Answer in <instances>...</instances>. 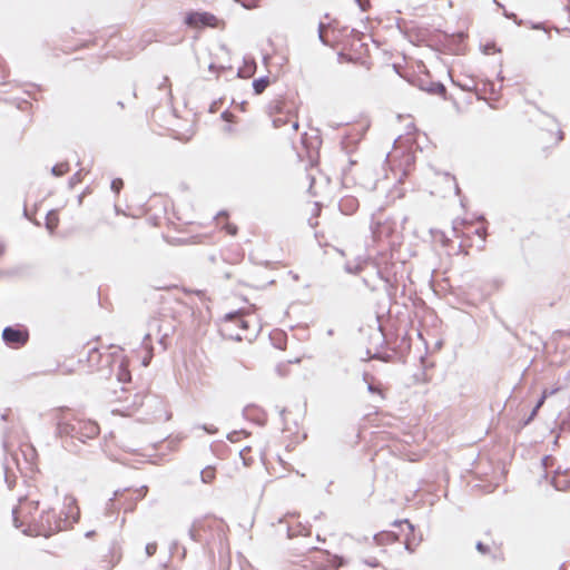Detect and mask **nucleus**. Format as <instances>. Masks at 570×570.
Segmentation results:
<instances>
[{
    "label": "nucleus",
    "instance_id": "obj_36",
    "mask_svg": "<svg viewBox=\"0 0 570 570\" xmlns=\"http://www.w3.org/2000/svg\"><path fill=\"white\" fill-rule=\"evenodd\" d=\"M286 122H287L286 118H283V117H276L273 119V126L275 128H279V127L284 126Z\"/></svg>",
    "mask_w": 570,
    "mask_h": 570
},
{
    "label": "nucleus",
    "instance_id": "obj_30",
    "mask_svg": "<svg viewBox=\"0 0 570 570\" xmlns=\"http://www.w3.org/2000/svg\"><path fill=\"white\" fill-rule=\"evenodd\" d=\"M537 414H538L537 409H532V411L530 412L528 417L522 421L521 425L527 426L528 424H530L533 421V419L537 416Z\"/></svg>",
    "mask_w": 570,
    "mask_h": 570
},
{
    "label": "nucleus",
    "instance_id": "obj_25",
    "mask_svg": "<svg viewBox=\"0 0 570 570\" xmlns=\"http://www.w3.org/2000/svg\"><path fill=\"white\" fill-rule=\"evenodd\" d=\"M402 524H406L411 533L414 531V525L407 519L395 520L392 523V525H394V527H401Z\"/></svg>",
    "mask_w": 570,
    "mask_h": 570
},
{
    "label": "nucleus",
    "instance_id": "obj_64",
    "mask_svg": "<svg viewBox=\"0 0 570 570\" xmlns=\"http://www.w3.org/2000/svg\"><path fill=\"white\" fill-rule=\"evenodd\" d=\"M566 419H568L570 421V409L568 410Z\"/></svg>",
    "mask_w": 570,
    "mask_h": 570
},
{
    "label": "nucleus",
    "instance_id": "obj_15",
    "mask_svg": "<svg viewBox=\"0 0 570 570\" xmlns=\"http://www.w3.org/2000/svg\"><path fill=\"white\" fill-rule=\"evenodd\" d=\"M268 85H269L268 76H262V77L255 79L252 83L253 90L256 95L262 94L267 88Z\"/></svg>",
    "mask_w": 570,
    "mask_h": 570
},
{
    "label": "nucleus",
    "instance_id": "obj_16",
    "mask_svg": "<svg viewBox=\"0 0 570 570\" xmlns=\"http://www.w3.org/2000/svg\"><path fill=\"white\" fill-rule=\"evenodd\" d=\"M452 82L456 86H459L464 91H474L476 90V82L473 78H468L464 81L454 80L452 79Z\"/></svg>",
    "mask_w": 570,
    "mask_h": 570
},
{
    "label": "nucleus",
    "instance_id": "obj_53",
    "mask_svg": "<svg viewBox=\"0 0 570 570\" xmlns=\"http://www.w3.org/2000/svg\"><path fill=\"white\" fill-rule=\"evenodd\" d=\"M6 252V244L0 242V257L4 254Z\"/></svg>",
    "mask_w": 570,
    "mask_h": 570
},
{
    "label": "nucleus",
    "instance_id": "obj_23",
    "mask_svg": "<svg viewBox=\"0 0 570 570\" xmlns=\"http://www.w3.org/2000/svg\"><path fill=\"white\" fill-rule=\"evenodd\" d=\"M124 187V180L121 178H115L110 183L111 190L118 195Z\"/></svg>",
    "mask_w": 570,
    "mask_h": 570
},
{
    "label": "nucleus",
    "instance_id": "obj_48",
    "mask_svg": "<svg viewBox=\"0 0 570 570\" xmlns=\"http://www.w3.org/2000/svg\"><path fill=\"white\" fill-rule=\"evenodd\" d=\"M248 448H244L243 450L239 451V455L243 458V462H244V465H248V462L247 460L244 458V452L247 451Z\"/></svg>",
    "mask_w": 570,
    "mask_h": 570
},
{
    "label": "nucleus",
    "instance_id": "obj_60",
    "mask_svg": "<svg viewBox=\"0 0 570 570\" xmlns=\"http://www.w3.org/2000/svg\"><path fill=\"white\" fill-rule=\"evenodd\" d=\"M117 106L120 107V109L125 108V105L121 100L117 101Z\"/></svg>",
    "mask_w": 570,
    "mask_h": 570
},
{
    "label": "nucleus",
    "instance_id": "obj_17",
    "mask_svg": "<svg viewBox=\"0 0 570 570\" xmlns=\"http://www.w3.org/2000/svg\"><path fill=\"white\" fill-rule=\"evenodd\" d=\"M200 478L204 483H210L215 479V469L210 465L200 471Z\"/></svg>",
    "mask_w": 570,
    "mask_h": 570
},
{
    "label": "nucleus",
    "instance_id": "obj_38",
    "mask_svg": "<svg viewBox=\"0 0 570 570\" xmlns=\"http://www.w3.org/2000/svg\"><path fill=\"white\" fill-rule=\"evenodd\" d=\"M225 229H226V232H227L229 235H236V233H237V230H238V228H237V226H236V225H234V224H229V223H227V224H226Z\"/></svg>",
    "mask_w": 570,
    "mask_h": 570
},
{
    "label": "nucleus",
    "instance_id": "obj_24",
    "mask_svg": "<svg viewBox=\"0 0 570 570\" xmlns=\"http://www.w3.org/2000/svg\"><path fill=\"white\" fill-rule=\"evenodd\" d=\"M82 169L78 170L77 173H75L68 180V184L69 186L72 188L73 186H76L77 184H79L82 179Z\"/></svg>",
    "mask_w": 570,
    "mask_h": 570
},
{
    "label": "nucleus",
    "instance_id": "obj_14",
    "mask_svg": "<svg viewBox=\"0 0 570 570\" xmlns=\"http://www.w3.org/2000/svg\"><path fill=\"white\" fill-rule=\"evenodd\" d=\"M204 528V523L200 520L194 521L191 527L188 530V535L193 541L202 542L203 538L200 534V530Z\"/></svg>",
    "mask_w": 570,
    "mask_h": 570
},
{
    "label": "nucleus",
    "instance_id": "obj_33",
    "mask_svg": "<svg viewBox=\"0 0 570 570\" xmlns=\"http://www.w3.org/2000/svg\"><path fill=\"white\" fill-rule=\"evenodd\" d=\"M325 28V24L323 22H320L318 24V39L323 45H327V40L324 37L323 29Z\"/></svg>",
    "mask_w": 570,
    "mask_h": 570
},
{
    "label": "nucleus",
    "instance_id": "obj_58",
    "mask_svg": "<svg viewBox=\"0 0 570 570\" xmlns=\"http://www.w3.org/2000/svg\"><path fill=\"white\" fill-rule=\"evenodd\" d=\"M564 382H569L570 381V370L567 372L564 379H563Z\"/></svg>",
    "mask_w": 570,
    "mask_h": 570
},
{
    "label": "nucleus",
    "instance_id": "obj_35",
    "mask_svg": "<svg viewBox=\"0 0 570 570\" xmlns=\"http://www.w3.org/2000/svg\"><path fill=\"white\" fill-rule=\"evenodd\" d=\"M4 481L8 484L9 489L13 488L16 481L9 475L8 468L4 469Z\"/></svg>",
    "mask_w": 570,
    "mask_h": 570
},
{
    "label": "nucleus",
    "instance_id": "obj_26",
    "mask_svg": "<svg viewBox=\"0 0 570 570\" xmlns=\"http://www.w3.org/2000/svg\"><path fill=\"white\" fill-rule=\"evenodd\" d=\"M558 428L560 433L570 431V421L566 417L561 419Z\"/></svg>",
    "mask_w": 570,
    "mask_h": 570
},
{
    "label": "nucleus",
    "instance_id": "obj_40",
    "mask_svg": "<svg viewBox=\"0 0 570 570\" xmlns=\"http://www.w3.org/2000/svg\"><path fill=\"white\" fill-rule=\"evenodd\" d=\"M362 11H366L370 7L368 0H355Z\"/></svg>",
    "mask_w": 570,
    "mask_h": 570
},
{
    "label": "nucleus",
    "instance_id": "obj_2",
    "mask_svg": "<svg viewBox=\"0 0 570 570\" xmlns=\"http://www.w3.org/2000/svg\"><path fill=\"white\" fill-rule=\"evenodd\" d=\"M70 524L68 518H61L51 508L42 510L38 518H31L29 527L22 529L27 535L49 538L52 534L62 531Z\"/></svg>",
    "mask_w": 570,
    "mask_h": 570
},
{
    "label": "nucleus",
    "instance_id": "obj_11",
    "mask_svg": "<svg viewBox=\"0 0 570 570\" xmlns=\"http://www.w3.org/2000/svg\"><path fill=\"white\" fill-rule=\"evenodd\" d=\"M338 208L344 215H352L358 208V200L353 196H345L340 200Z\"/></svg>",
    "mask_w": 570,
    "mask_h": 570
},
{
    "label": "nucleus",
    "instance_id": "obj_18",
    "mask_svg": "<svg viewBox=\"0 0 570 570\" xmlns=\"http://www.w3.org/2000/svg\"><path fill=\"white\" fill-rule=\"evenodd\" d=\"M69 169H70V167H69L68 163H59V164H56L51 168V174L56 177H60V176L65 175L66 173H68Z\"/></svg>",
    "mask_w": 570,
    "mask_h": 570
},
{
    "label": "nucleus",
    "instance_id": "obj_51",
    "mask_svg": "<svg viewBox=\"0 0 570 570\" xmlns=\"http://www.w3.org/2000/svg\"><path fill=\"white\" fill-rule=\"evenodd\" d=\"M549 461H552V456H551V455H546V456H543V459H542V464H543L544 466H547Z\"/></svg>",
    "mask_w": 570,
    "mask_h": 570
},
{
    "label": "nucleus",
    "instance_id": "obj_9",
    "mask_svg": "<svg viewBox=\"0 0 570 570\" xmlns=\"http://www.w3.org/2000/svg\"><path fill=\"white\" fill-rule=\"evenodd\" d=\"M371 233L374 239H381L391 235L392 227L387 222L382 223L381 220H375L373 217L371 223Z\"/></svg>",
    "mask_w": 570,
    "mask_h": 570
},
{
    "label": "nucleus",
    "instance_id": "obj_50",
    "mask_svg": "<svg viewBox=\"0 0 570 570\" xmlns=\"http://www.w3.org/2000/svg\"><path fill=\"white\" fill-rule=\"evenodd\" d=\"M553 485L557 490H564L567 488V482L563 485H560L558 482L553 481Z\"/></svg>",
    "mask_w": 570,
    "mask_h": 570
},
{
    "label": "nucleus",
    "instance_id": "obj_6",
    "mask_svg": "<svg viewBox=\"0 0 570 570\" xmlns=\"http://www.w3.org/2000/svg\"><path fill=\"white\" fill-rule=\"evenodd\" d=\"M411 85L417 87L420 90L425 91L430 95H439L442 98H446V88L441 81L432 80L429 72L423 75H414L409 80Z\"/></svg>",
    "mask_w": 570,
    "mask_h": 570
},
{
    "label": "nucleus",
    "instance_id": "obj_29",
    "mask_svg": "<svg viewBox=\"0 0 570 570\" xmlns=\"http://www.w3.org/2000/svg\"><path fill=\"white\" fill-rule=\"evenodd\" d=\"M451 38L454 42H458V43H461L464 41V39L466 38V33L463 32V31H459L456 33H452L451 35Z\"/></svg>",
    "mask_w": 570,
    "mask_h": 570
},
{
    "label": "nucleus",
    "instance_id": "obj_20",
    "mask_svg": "<svg viewBox=\"0 0 570 570\" xmlns=\"http://www.w3.org/2000/svg\"><path fill=\"white\" fill-rule=\"evenodd\" d=\"M473 233L475 235H478L479 240H480V244L478 245V247L479 248H483L484 247V243H485V237H487V228L484 226L480 227V228H475L473 230Z\"/></svg>",
    "mask_w": 570,
    "mask_h": 570
},
{
    "label": "nucleus",
    "instance_id": "obj_41",
    "mask_svg": "<svg viewBox=\"0 0 570 570\" xmlns=\"http://www.w3.org/2000/svg\"><path fill=\"white\" fill-rule=\"evenodd\" d=\"M563 386L562 385H559L557 387H553L551 390H548V389H544L542 393H547V397L550 396V395H553L556 394L558 391L562 390Z\"/></svg>",
    "mask_w": 570,
    "mask_h": 570
},
{
    "label": "nucleus",
    "instance_id": "obj_10",
    "mask_svg": "<svg viewBox=\"0 0 570 570\" xmlns=\"http://www.w3.org/2000/svg\"><path fill=\"white\" fill-rule=\"evenodd\" d=\"M317 552L321 553L322 557L328 561V564L321 563L315 567V570H337L343 563L344 560L342 557H331V554L327 551L317 550Z\"/></svg>",
    "mask_w": 570,
    "mask_h": 570
},
{
    "label": "nucleus",
    "instance_id": "obj_59",
    "mask_svg": "<svg viewBox=\"0 0 570 570\" xmlns=\"http://www.w3.org/2000/svg\"><path fill=\"white\" fill-rule=\"evenodd\" d=\"M563 139V132L561 130L558 131V140Z\"/></svg>",
    "mask_w": 570,
    "mask_h": 570
},
{
    "label": "nucleus",
    "instance_id": "obj_34",
    "mask_svg": "<svg viewBox=\"0 0 570 570\" xmlns=\"http://www.w3.org/2000/svg\"><path fill=\"white\" fill-rule=\"evenodd\" d=\"M367 391H368L370 393H372V394L377 393V394L382 395V390H381V387H380V386H377V385H375V384H373V383H367Z\"/></svg>",
    "mask_w": 570,
    "mask_h": 570
},
{
    "label": "nucleus",
    "instance_id": "obj_27",
    "mask_svg": "<svg viewBox=\"0 0 570 570\" xmlns=\"http://www.w3.org/2000/svg\"><path fill=\"white\" fill-rule=\"evenodd\" d=\"M475 549L478 550V552H480L481 554H488L490 552V548L489 546L484 544L482 541H478L476 544H475Z\"/></svg>",
    "mask_w": 570,
    "mask_h": 570
},
{
    "label": "nucleus",
    "instance_id": "obj_8",
    "mask_svg": "<svg viewBox=\"0 0 570 570\" xmlns=\"http://www.w3.org/2000/svg\"><path fill=\"white\" fill-rule=\"evenodd\" d=\"M184 21L190 28H217L219 26L218 18L215 14L207 11H189L186 13Z\"/></svg>",
    "mask_w": 570,
    "mask_h": 570
},
{
    "label": "nucleus",
    "instance_id": "obj_21",
    "mask_svg": "<svg viewBox=\"0 0 570 570\" xmlns=\"http://www.w3.org/2000/svg\"><path fill=\"white\" fill-rule=\"evenodd\" d=\"M344 271L348 274H358L362 271V265L347 262L344 265Z\"/></svg>",
    "mask_w": 570,
    "mask_h": 570
},
{
    "label": "nucleus",
    "instance_id": "obj_56",
    "mask_svg": "<svg viewBox=\"0 0 570 570\" xmlns=\"http://www.w3.org/2000/svg\"><path fill=\"white\" fill-rule=\"evenodd\" d=\"M405 549H406L409 552H413V551H414V549L411 547V544H410V542H409V541H406V542H405Z\"/></svg>",
    "mask_w": 570,
    "mask_h": 570
},
{
    "label": "nucleus",
    "instance_id": "obj_43",
    "mask_svg": "<svg viewBox=\"0 0 570 570\" xmlns=\"http://www.w3.org/2000/svg\"><path fill=\"white\" fill-rule=\"evenodd\" d=\"M95 355H98V356L100 355L97 347H92V348L89 350V352H88V361H90V362L94 361Z\"/></svg>",
    "mask_w": 570,
    "mask_h": 570
},
{
    "label": "nucleus",
    "instance_id": "obj_44",
    "mask_svg": "<svg viewBox=\"0 0 570 570\" xmlns=\"http://www.w3.org/2000/svg\"><path fill=\"white\" fill-rule=\"evenodd\" d=\"M242 433V431H234V432H230L227 438L230 442H236L238 440V436L239 434Z\"/></svg>",
    "mask_w": 570,
    "mask_h": 570
},
{
    "label": "nucleus",
    "instance_id": "obj_1",
    "mask_svg": "<svg viewBox=\"0 0 570 570\" xmlns=\"http://www.w3.org/2000/svg\"><path fill=\"white\" fill-rule=\"evenodd\" d=\"M56 419V436L62 441V446L73 453H78L79 449L75 441L86 443L98 436L99 425L91 420L76 416L66 409H57Z\"/></svg>",
    "mask_w": 570,
    "mask_h": 570
},
{
    "label": "nucleus",
    "instance_id": "obj_39",
    "mask_svg": "<svg viewBox=\"0 0 570 570\" xmlns=\"http://www.w3.org/2000/svg\"><path fill=\"white\" fill-rule=\"evenodd\" d=\"M350 36L353 37L354 39L361 40L364 37V33L352 28L350 29Z\"/></svg>",
    "mask_w": 570,
    "mask_h": 570
},
{
    "label": "nucleus",
    "instance_id": "obj_46",
    "mask_svg": "<svg viewBox=\"0 0 570 570\" xmlns=\"http://www.w3.org/2000/svg\"><path fill=\"white\" fill-rule=\"evenodd\" d=\"M232 117L233 115L228 110H225L220 114V118L225 121H229Z\"/></svg>",
    "mask_w": 570,
    "mask_h": 570
},
{
    "label": "nucleus",
    "instance_id": "obj_22",
    "mask_svg": "<svg viewBox=\"0 0 570 570\" xmlns=\"http://www.w3.org/2000/svg\"><path fill=\"white\" fill-rule=\"evenodd\" d=\"M120 493V491H116L114 497L110 498L107 503H106V514L108 517H112L114 512L112 509L115 508V501H116V498L118 497V494Z\"/></svg>",
    "mask_w": 570,
    "mask_h": 570
},
{
    "label": "nucleus",
    "instance_id": "obj_42",
    "mask_svg": "<svg viewBox=\"0 0 570 570\" xmlns=\"http://www.w3.org/2000/svg\"><path fill=\"white\" fill-rule=\"evenodd\" d=\"M547 399V393H542V395L540 396V399L537 401L533 409H537V411H539V409L543 405L544 401Z\"/></svg>",
    "mask_w": 570,
    "mask_h": 570
},
{
    "label": "nucleus",
    "instance_id": "obj_54",
    "mask_svg": "<svg viewBox=\"0 0 570 570\" xmlns=\"http://www.w3.org/2000/svg\"><path fill=\"white\" fill-rule=\"evenodd\" d=\"M501 324L503 325V327H504L508 332H510L511 334H513V335H514V332L511 330V327H510L508 324H505L503 321H501Z\"/></svg>",
    "mask_w": 570,
    "mask_h": 570
},
{
    "label": "nucleus",
    "instance_id": "obj_47",
    "mask_svg": "<svg viewBox=\"0 0 570 570\" xmlns=\"http://www.w3.org/2000/svg\"><path fill=\"white\" fill-rule=\"evenodd\" d=\"M491 49L497 50V49H495V45H494V43H492V45H490V43L485 45V46H484V53L489 55Z\"/></svg>",
    "mask_w": 570,
    "mask_h": 570
},
{
    "label": "nucleus",
    "instance_id": "obj_3",
    "mask_svg": "<svg viewBox=\"0 0 570 570\" xmlns=\"http://www.w3.org/2000/svg\"><path fill=\"white\" fill-rule=\"evenodd\" d=\"M244 311L237 309L225 314L223 317L220 333L223 336L234 341H250L255 333H247L249 322L244 318Z\"/></svg>",
    "mask_w": 570,
    "mask_h": 570
},
{
    "label": "nucleus",
    "instance_id": "obj_28",
    "mask_svg": "<svg viewBox=\"0 0 570 570\" xmlns=\"http://www.w3.org/2000/svg\"><path fill=\"white\" fill-rule=\"evenodd\" d=\"M503 16L508 19H512L518 26H521L523 23V21L519 19L514 12L504 10Z\"/></svg>",
    "mask_w": 570,
    "mask_h": 570
},
{
    "label": "nucleus",
    "instance_id": "obj_7",
    "mask_svg": "<svg viewBox=\"0 0 570 570\" xmlns=\"http://www.w3.org/2000/svg\"><path fill=\"white\" fill-rule=\"evenodd\" d=\"M4 344L11 348H19L27 344L29 331L23 326H6L2 331Z\"/></svg>",
    "mask_w": 570,
    "mask_h": 570
},
{
    "label": "nucleus",
    "instance_id": "obj_31",
    "mask_svg": "<svg viewBox=\"0 0 570 570\" xmlns=\"http://www.w3.org/2000/svg\"><path fill=\"white\" fill-rule=\"evenodd\" d=\"M145 550H146V554L148 557H151L155 554V552L157 550V544L155 542L147 543Z\"/></svg>",
    "mask_w": 570,
    "mask_h": 570
},
{
    "label": "nucleus",
    "instance_id": "obj_5",
    "mask_svg": "<svg viewBox=\"0 0 570 570\" xmlns=\"http://www.w3.org/2000/svg\"><path fill=\"white\" fill-rule=\"evenodd\" d=\"M39 509V501L20 498L19 504L12 509L13 525L21 529L23 525L29 527L31 518H38L36 514Z\"/></svg>",
    "mask_w": 570,
    "mask_h": 570
},
{
    "label": "nucleus",
    "instance_id": "obj_52",
    "mask_svg": "<svg viewBox=\"0 0 570 570\" xmlns=\"http://www.w3.org/2000/svg\"><path fill=\"white\" fill-rule=\"evenodd\" d=\"M366 563L371 567H377L379 566V561L376 559H373V560H367Z\"/></svg>",
    "mask_w": 570,
    "mask_h": 570
},
{
    "label": "nucleus",
    "instance_id": "obj_19",
    "mask_svg": "<svg viewBox=\"0 0 570 570\" xmlns=\"http://www.w3.org/2000/svg\"><path fill=\"white\" fill-rule=\"evenodd\" d=\"M142 346L146 350V355L142 357L141 364L144 366H148L154 356L153 346H151V343H147V345H142Z\"/></svg>",
    "mask_w": 570,
    "mask_h": 570
},
{
    "label": "nucleus",
    "instance_id": "obj_45",
    "mask_svg": "<svg viewBox=\"0 0 570 570\" xmlns=\"http://www.w3.org/2000/svg\"><path fill=\"white\" fill-rule=\"evenodd\" d=\"M366 354H367V355H368V357H371V358L383 360V361H386V360L390 357V356L382 357L380 353H375V354L371 355L370 350H366Z\"/></svg>",
    "mask_w": 570,
    "mask_h": 570
},
{
    "label": "nucleus",
    "instance_id": "obj_57",
    "mask_svg": "<svg viewBox=\"0 0 570 570\" xmlns=\"http://www.w3.org/2000/svg\"><path fill=\"white\" fill-rule=\"evenodd\" d=\"M298 127H299L298 121H297V120H296V121H293V124H292V128H293V130H295V131H296V130L298 129Z\"/></svg>",
    "mask_w": 570,
    "mask_h": 570
},
{
    "label": "nucleus",
    "instance_id": "obj_13",
    "mask_svg": "<svg viewBox=\"0 0 570 570\" xmlns=\"http://www.w3.org/2000/svg\"><path fill=\"white\" fill-rule=\"evenodd\" d=\"M59 217L57 210H49L46 215L45 226L50 234L55 233V229L58 227Z\"/></svg>",
    "mask_w": 570,
    "mask_h": 570
},
{
    "label": "nucleus",
    "instance_id": "obj_4",
    "mask_svg": "<svg viewBox=\"0 0 570 570\" xmlns=\"http://www.w3.org/2000/svg\"><path fill=\"white\" fill-rule=\"evenodd\" d=\"M175 321L169 317H154L148 322V332L145 334L141 345L151 343L153 336L158 337V344L163 351L168 347V340L175 333Z\"/></svg>",
    "mask_w": 570,
    "mask_h": 570
},
{
    "label": "nucleus",
    "instance_id": "obj_12",
    "mask_svg": "<svg viewBox=\"0 0 570 570\" xmlns=\"http://www.w3.org/2000/svg\"><path fill=\"white\" fill-rule=\"evenodd\" d=\"M373 540L377 546L390 544L399 540V534L394 531H381L373 535Z\"/></svg>",
    "mask_w": 570,
    "mask_h": 570
},
{
    "label": "nucleus",
    "instance_id": "obj_61",
    "mask_svg": "<svg viewBox=\"0 0 570 570\" xmlns=\"http://www.w3.org/2000/svg\"><path fill=\"white\" fill-rule=\"evenodd\" d=\"M460 193H461V189H460L459 185H458V184H455V194H456V195H460Z\"/></svg>",
    "mask_w": 570,
    "mask_h": 570
},
{
    "label": "nucleus",
    "instance_id": "obj_62",
    "mask_svg": "<svg viewBox=\"0 0 570 570\" xmlns=\"http://www.w3.org/2000/svg\"><path fill=\"white\" fill-rule=\"evenodd\" d=\"M94 534H95V531H92V530H91V531H88V532L86 533V537H87V538H89V537H91V535H94Z\"/></svg>",
    "mask_w": 570,
    "mask_h": 570
},
{
    "label": "nucleus",
    "instance_id": "obj_37",
    "mask_svg": "<svg viewBox=\"0 0 570 570\" xmlns=\"http://www.w3.org/2000/svg\"><path fill=\"white\" fill-rule=\"evenodd\" d=\"M159 89L168 88V96L171 97V89L169 87V78L164 77L163 82L158 86Z\"/></svg>",
    "mask_w": 570,
    "mask_h": 570
},
{
    "label": "nucleus",
    "instance_id": "obj_63",
    "mask_svg": "<svg viewBox=\"0 0 570 570\" xmlns=\"http://www.w3.org/2000/svg\"><path fill=\"white\" fill-rule=\"evenodd\" d=\"M564 9L570 13V2L564 7Z\"/></svg>",
    "mask_w": 570,
    "mask_h": 570
},
{
    "label": "nucleus",
    "instance_id": "obj_49",
    "mask_svg": "<svg viewBox=\"0 0 570 570\" xmlns=\"http://www.w3.org/2000/svg\"><path fill=\"white\" fill-rule=\"evenodd\" d=\"M203 429H204L206 432L210 433V434H213V433H215V432L217 431V429H216V428H214V426L208 428V426L204 425V426H203Z\"/></svg>",
    "mask_w": 570,
    "mask_h": 570
},
{
    "label": "nucleus",
    "instance_id": "obj_55",
    "mask_svg": "<svg viewBox=\"0 0 570 570\" xmlns=\"http://www.w3.org/2000/svg\"><path fill=\"white\" fill-rule=\"evenodd\" d=\"M531 27L532 29H544L542 23H532Z\"/></svg>",
    "mask_w": 570,
    "mask_h": 570
},
{
    "label": "nucleus",
    "instance_id": "obj_32",
    "mask_svg": "<svg viewBox=\"0 0 570 570\" xmlns=\"http://www.w3.org/2000/svg\"><path fill=\"white\" fill-rule=\"evenodd\" d=\"M278 523H279V525H283V524L285 525V531H286L287 538L291 539V538H294L297 535L296 532H293V530L289 525L284 523L283 519H279Z\"/></svg>",
    "mask_w": 570,
    "mask_h": 570
}]
</instances>
